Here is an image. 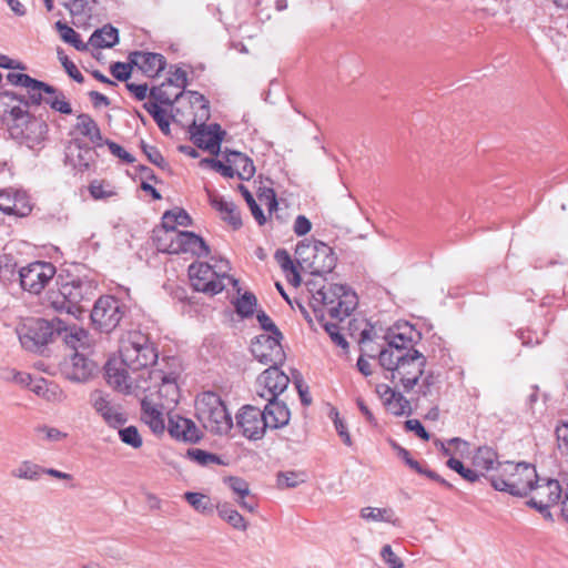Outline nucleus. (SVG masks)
Wrapping results in <instances>:
<instances>
[{
    "mask_svg": "<svg viewBox=\"0 0 568 568\" xmlns=\"http://www.w3.org/2000/svg\"><path fill=\"white\" fill-rule=\"evenodd\" d=\"M376 394L382 399L386 409L393 415L400 416L410 412L409 400L390 386L386 384L377 385Z\"/></svg>",
    "mask_w": 568,
    "mask_h": 568,
    "instance_id": "5701e85b",
    "label": "nucleus"
},
{
    "mask_svg": "<svg viewBox=\"0 0 568 568\" xmlns=\"http://www.w3.org/2000/svg\"><path fill=\"white\" fill-rule=\"evenodd\" d=\"M349 335L355 336L358 333V343L363 355L375 357L377 351L372 346L375 336L378 338L374 328L364 320H352L347 327ZM378 362L381 366L389 373L387 376L396 387H402L405 392H410L418 384L420 377L426 373L427 359L417 349L410 348L408 353H402L396 349H379Z\"/></svg>",
    "mask_w": 568,
    "mask_h": 568,
    "instance_id": "f03ea898",
    "label": "nucleus"
},
{
    "mask_svg": "<svg viewBox=\"0 0 568 568\" xmlns=\"http://www.w3.org/2000/svg\"><path fill=\"white\" fill-rule=\"evenodd\" d=\"M201 165H206L226 178L237 175L242 180L251 179L255 168L251 159L240 152H223L221 159H203Z\"/></svg>",
    "mask_w": 568,
    "mask_h": 568,
    "instance_id": "9b49d317",
    "label": "nucleus"
},
{
    "mask_svg": "<svg viewBox=\"0 0 568 568\" xmlns=\"http://www.w3.org/2000/svg\"><path fill=\"white\" fill-rule=\"evenodd\" d=\"M55 28L64 42L72 44L78 50L85 49V44L80 40L79 34L71 27L58 21L55 23Z\"/></svg>",
    "mask_w": 568,
    "mask_h": 568,
    "instance_id": "603ef678",
    "label": "nucleus"
},
{
    "mask_svg": "<svg viewBox=\"0 0 568 568\" xmlns=\"http://www.w3.org/2000/svg\"><path fill=\"white\" fill-rule=\"evenodd\" d=\"M206 192L211 205L220 214V217L235 230L241 227L242 219L234 203L210 190Z\"/></svg>",
    "mask_w": 568,
    "mask_h": 568,
    "instance_id": "393cba45",
    "label": "nucleus"
},
{
    "mask_svg": "<svg viewBox=\"0 0 568 568\" xmlns=\"http://www.w3.org/2000/svg\"><path fill=\"white\" fill-rule=\"evenodd\" d=\"M119 437L123 444L133 449H140L143 446V437L135 426L121 428Z\"/></svg>",
    "mask_w": 568,
    "mask_h": 568,
    "instance_id": "8fccbe9b",
    "label": "nucleus"
},
{
    "mask_svg": "<svg viewBox=\"0 0 568 568\" xmlns=\"http://www.w3.org/2000/svg\"><path fill=\"white\" fill-rule=\"evenodd\" d=\"M385 338L387 339L388 346L383 349H396L402 351V353H408V349L412 348L410 345L413 338L407 335V332H396L390 329Z\"/></svg>",
    "mask_w": 568,
    "mask_h": 568,
    "instance_id": "ea45409f",
    "label": "nucleus"
},
{
    "mask_svg": "<svg viewBox=\"0 0 568 568\" xmlns=\"http://www.w3.org/2000/svg\"><path fill=\"white\" fill-rule=\"evenodd\" d=\"M175 118L183 125L196 128L209 119V105L205 98L195 91H185L175 95Z\"/></svg>",
    "mask_w": 568,
    "mask_h": 568,
    "instance_id": "9d476101",
    "label": "nucleus"
},
{
    "mask_svg": "<svg viewBox=\"0 0 568 568\" xmlns=\"http://www.w3.org/2000/svg\"><path fill=\"white\" fill-rule=\"evenodd\" d=\"M184 498L186 501L199 513H211L213 505L209 496L201 493H185Z\"/></svg>",
    "mask_w": 568,
    "mask_h": 568,
    "instance_id": "3c124183",
    "label": "nucleus"
},
{
    "mask_svg": "<svg viewBox=\"0 0 568 568\" xmlns=\"http://www.w3.org/2000/svg\"><path fill=\"white\" fill-rule=\"evenodd\" d=\"M9 116L13 124L11 126V133L19 130L24 123L31 118L27 111L20 105H14L10 109Z\"/></svg>",
    "mask_w": 568,
    "mask_h": 568,
    "instance_id": "13d9d810",
    "label": "nucleus"
},
{
    "mask_svg": "<svg viewBox=\"0 0 568 568\" xmlns=\"http://www.w3.org/2000/svg\"><path fill=\"white\" fill-rule=\"evenodd\" d=\"M39 440L45 443H61L69 438V434L59 427L40 425L34 429Z\"/></svg>",
    "mask_w": 568,
    "mask_h": 568,
    "instance_id": "a19ab883",
    "label": "nucleus"
},
{
    "mask_svg": "<svg viewBox=\"0 0 568 568\" xmlns=\"http://www.w3.org/2000/svg\"><path fill=\"white\" fill-rule=\"evenodd\" d=\"M64 341L75 352L79 349H85L90 346L88 333L75 326L65 329Z\"/></svg>",
    "mask_w": 568,
    "mask_h": 568,
    "instance_id": "79ce46f5",
    "label": "nucleus"
},
{
    "mask_svg": "<svg viewBox=\"0 0 568 568\" xmlns=\"http://www.w3.org/2000/svg\"><path fill=\"white\" fill-rule=\"evenodd\" d=\"M329 286L332 287L331 292L322 291V307L325 308L331 321L322 326L331 342L341 349L339 355H347L349 346L343 333L345 328L341 326V323L357 307L358 297L355 292L343 284H329ZM324 287L322 286V290Z\"/></svg>",
    "mask_w": 568,
    "mask_h": 568,
    "instance_id": "7ed1b4c3",
    "label": "nucleus"
},
{
    "mask_svg": "<svg viewBox=\"0 0 568 568\" xmlns=\"http://www.w3.org/2000/svg\"><path fill=\"white\" fill-rule=\"evenodd\" d=\"M130 61L151 78L158 75L165 67L163 55L153 52H133L130 54Z\"/></svg>",
    "mask_w": 568,
    "mask_h": 568,
    "instance_id": "a878e982",
    "label": "nucleus"
},
{
    "mask_svg": "<svg viewBox=\"0 0 568 568\" xmlns=\"http://www.w3.org/2000/svg\"><path fill=\"white\" fill-rule=\"evenodd\" d=\"M398 456L400 458H403L405 460V463L412 468L414 469L415 471L419 473V474H425L426 476H428L429 478L434 479V480H437L439 481L442 485H445L447 487H452L450 484H448L445 479L440 478L437 474H435L434 471L432 470H425L420 464L413 459L409 455V452L406 450L405 448H399L398 449Z\"/></svg>",
    "mask_w": 568,
    "mask_h": 568,
    "instance_id": "09e8293b",
    "label": "nucleus"
},
{
    "mask_svg": "<svg viewBox=\"0 0 568 568\" xmlns=\"http://www.w3.org/2000/svg\"><path fill=\"white\" fill-rule=\"evenodd\" d=\"M153 241L158 250L163 253H191L196 256L209 254V248L204 241L192 232L155 229L153 231Z\"/></svg>",
    "mask_w": 568,
    "mask_h": 568,
    "instance_id": "1a4fd4ad",
    "label": "nucleus"
},
{
    "mask_svg": "<svg viewBox=\"0 0 568 568\" xmlns=\"http://www.w3.org/2000/svg\"><path fill=\"white\" fill-rule=\"evenodd\" d=\"M0 211L6 214L23 217L32 211L28 195L18 190L0 191Z\"/></svg>",
    "mask_w": 568,
    "mask_h": 568,
    "instance_id": "412c9836",
    "label": "nucleus"
},
{
    "mask_svg": "<svg viewBox=\"0 0 568 568\" xmlns=\"http://www.w3.org/2000/svg\"><path fill=\"white\" fill-rule=\"evenodd\" d=\"M327 406H328V418L333 422L335 430L337 432L342 442L345 445H348V446L352 445V438L348 433L347 425H346L344 418H342L339 416V413L337 412V409L335 407L331 406L329 404Z\"/></svg>",
    "mask_w": 568,
    "mask_h": 568,
    "instance_id": "de8ad7c7",
    "label": "nucleus"
},
{
    "mask_svg": "<svg viewBox=\"0 0 568 568\" xmlns=\"http://www.w3.org/2000/svg\"><path fill=\"white\" fill-rule=\"evenodd\" d=\"M234 305L241 317H252L256 307V298L253 294L245 292L235 300Z\"/></svg>",
    "mask_w": 568,
    "mask_h": 568,
    "instance_id": "a18cd8bd",
    "label": "nucleus"
},
{
    "mask_svg": "<svg viewBox=\"0 0 568 568\" xmlns=\"http://www.w3.org/2000/svg\"><path fill=\"white\" fill-rule=\"evenodd\" d=\"M306 475L297 471H285L277 476V485L280 488H294L305 483Z\"/></svg>",
    "mask_w": 568,
    "mask_h": 568,
    "instance_id": "864d4df0",
    "label": "nucleus"
},
{
    "mask_svg": "<svg viewBox=\"0 0 568 568\" xmlns=\"http://www.w3.org/2000/svg\"><path fill=\"white\" fill-rule=\"evenodd\" d=\"M413 390L417 408L438 403L440 399V384L432 372H426Z\"/></svg>",
    "mask_w": 568,
    "mask_h": 568,
    "instance_id": "aec40b11",
    "label": "nucleus"
},
{
    "mask_svg": "<svg viewBox=\"0 0 568 568\" xmlns=\"http://www.w3.org/2000/svg\"><path fill=\"white\" fill-rule=\"evenodd\" d=\"M75 129L91 141L100 138V131L97 123L87 114H81L77 119Z\"/></svg>",
    "mask_w": 568,
    "mask_h": 568,
    "instance_id": "49530a36",
    "label": "nucleus"
},
{
    "mask_svg": "<svg viewBox=\"0 0 568 568\" xmlns=\"http://www.w3.org/2000/svg\"><path fill=\"white\" fill-rule=\"evenodd\" d=\"M120 356L106 364V381L119 392L141 399V419L154 432L163 429L162 416L179 405L182 396V364L163 357L150 338L140 332L128 333L120 343Z\"/></svg>",
    "mask_w": 568,
    "mask_h": 568,
    "instance_id": "f257e3e1",
    "label": "nucleus"
},
{
    "mask_svg": "<svg viewBox=\"0 0 568 568\" xmlns=\"http://www.w3.org/2000/svg\"><path fill=\"white\" fill-rule=\"evenodd\" d=\"M225 484L237 496L236 501L242 508L248 511L254 510V506L245 500V497L250 494V488L248 484L244 479L229 477L225 479Z\"/></svg>",
    "mask_w": 568,
    "mask_h": 568,
    "instance_id": "c9c22d12",
    "label": "nucleus"
},
{
    "mask_svg": "<svg viewBox=\"0 0 568 568\" xmlns=\"http://www.w3.org/2000/svg\"><path fill=\"white\" fill-rule=\"evenodd\" d=\"M196 417L214 435H226L233 426L232 417L220 395L203 392L195 399Z\"/></svg>",
    "mask_w": 568,
    "mask_h": 568,
    "instance_id": "6e6552de",
    "label": "nucleus"
},
{
    "mask_svg": "<svg viewBox=\"0 0 568 568\" xmlns=\"http://www.w3.org/2000/svg\"><path fill=\"white\" fill-rule=\"evenodd\" d=\"M361 517L366 521H385L396 524L397 520L392 508L365 507L361 510Z\"/></svg>",
    "mask_w": 568,
    "mask_h": 568,
    "instance_id": "4c0bfd02",
    "label": "nucleus"
},
{
    "mask_svg": "<svg viewBox=\"0 0 568 568\" xmlns=\"http://www.w3.org/2000/svg\"><path fill=\"white\" fill-rule=\"evenodd\" d=\"M122 315V305L118 300L112 296H102L93 306L91 321L98 329L110 332L119 325Z\"/></svg>",
    "mask_w": 568,
    "mask_h": 568,
    "instance_id": "ddd939ff",
    "label": "nucleus"
},
{
    "mask_svg": "<svg viewBox=\"0 0 568 568\" xmlns=\"http://www.w3.org/2000/svg\"><path fill=\"white\" fill-rule=\"evenodd\" d=\"M406 428L408 430L414 432L418 437H420L424 440L429 439V434L425 430L424 426L418 419H408L406 423Z\"/></svg>",
    "mask_w": 568,
    "mask_h": 568,
    "instance_id": "69168bd1",
    "label": "nucleus"
},
{
    "mask_svg": "<svg viewBox=\"0 0 568 568\" xmlns=\"http://www.w3.org/2000/svg\"><path fill=\"white\" fill-rule=\"evenodd\" d=\"M60 369L67 379L74 383H84L95 374L97 365L77 351L61 364Z\"/></svg>",
    "mask_w": 568,
    "mask_h": 568,
    "instance_id": "6ab92c4d",
    "label": "nucleus"
},
{
    "mask_svg": "<svg viewBox=\"0 0 568 568\" xmlns=\"http://www.w3.org/2000/svg\"><path fill=\"white\" fill-rule=\"evenodd\" d=\"M42 398L49 403H61L65 399V394L57 384L50 382Z\"/></svg>",
    "mask_w": 568,
    "mask_h": 568,
    "instance_id": "680f3d73",
    "label": "nucleus"
},
{
    "mask_svg": "<svg viewBox=\"0 0 568 568\" xmlns=\"http://www.w3.org/2000/svg\"><path fill=\"white\" fill-rule=\"evenodd\" d=\"M217 514L221 519L226 521L230 526H232L234 529L240 531H245L247 528V521L245 518L236 510L234 509L230 504H219L216 506Z\"/></svg>",
    "mask_w": 568,
    "mask_h": 568,
    "instance_id": "72a5a7b5",
    "label": "nucleus"
},
{
    "mask_svg": "<svg viewBox=\"0 0 568 568\" xmlns=\"http://www.w3.org/2000/svg\"><path fill=\"white\" fill-rule=\"evenodd\" d=\"M295 386L297 388L302 404L308 406L312 403L308 385L304 383L302 379H296Z\"/></svg>",
    "mask_w": 568,
    "mask_h": 568,
    "instance_id": "774afa93",
    "label": "nucleus"
},
{
    "mask_svg": "<svg viewBox=\"0 0 568 568\" xmlns=\"http://www.w3.org/2000/svg\"><path fill=\"white\" fill-rule=\"evenodd\" d=\"M118 40V30L105 26L91 36L90 43L94 47L110 48L114 45Z\"/></svg>",
    "mask_w": 568,
    "mask_h": 568,
    "instance_id": "e433bc0d",
    "label": "nucleus"
},
{
    "mask_svg": "<svg viewBox=\"0 0 568 568\" xmlns=\"http://www.w3.org/2000/svg\"><path fill=\"white\" fill-rule=\"evenodd\" d=\"M318 247L316 243L302 242L297 245L295 254L296 262L301 272L316 277L318 270L316 267Z\"/></svg>",
    "mask_w": 568,
    "mask_h": 568,
    "instance_id": "cd10ccee",
    "label": "nucleus"
},
{
    "mask_svg": "<svg viewBox=\"0 0 568 568\" xmlns=\"http://www.w3.org/2000/svg\"><path fill=\"white\" fill-rule=\"evenodd\" d=\"M190 215L181 207H174L166 211L162 216V223L158 229L179 230V227H186L191 224Z\"/></svg>",
    "mask_w": 568,
    "mask_h": 568,
    "instance_id": "2f4dec72",
    "label": "nucleus"
},
{
    "mask_svg": "<svg viewBox=\"0 0 568 568\" xmlns=\"http://www.w3.org/2000/svg\"><path fill=\"white\" fill-rule=\"evenodd\" d=\"M176 407L178 405L162 416L163 429L161 432H154L152 428H150V430L154 435L161 436L164 434L165 429H168L170 435L176 439L185 442L197 440L200 438V430L196 425L191 419L173 414Z\"/></svg>",
    "mask_w": 568,
    "mask_h": 568,
    "instance_id": "f3484780",
    "label": "nucleus"
},
{
    "mask_svg": "<svg viewBox=\"0 0 568 568\" xmlns=\"http://www.w3.org/2000/svg\"><path fill=\"white\" fill-rule=\"evenodd\" d=\"M19 275L23 290L39 294L54 277L55 267L51 263L34 262L22 267Z\"/></svg>",
    "mask_w": 568,
    "mask_h": 568,
    "instance_id": "2eb2a0df",
    "label": "nucleus"
},
{
    "mask_svg": "<svg viewBox=\"0 0 568 568\" xmlns=\"http://www.w3.org/2000/svg\"><path fill=\"white\" fill-rule=\"evenodd\" d=\"M275 260L285 273L287 281L297 286L302 281V275L291 260L290 254L285 250H278L275 253Z\"/></svg>",
    "mask_w": 568,
    "mask_h": 568,
    "instance_id": "f704fd0d",
    "label": "nucleus"
},
{
    "mask_svg": "<svg viewBox=\"0 0 568 568\" xmlns=\"http://www.w3.org/2000/svg\"><path fill=\"white\" fill-rule=\"evenodd\" d=\"M230 265L227 261L220 260L214 263H193L189 267V277L194 290L205 294L215 295L227 284L237 286V281L227 275Z\"/></svg>",
    "mask_w": 568,
    "mask_h": 568,
    "instance_id": "423d86ee",
    "label": "nucleus"
},
{
    "mask_svg": "<svg viewBox=\"0 0 568 568\" xmlns=\"http://www.w3.org/2000/svg\"><path fill=\"white\" fill-rule=\"evenodd\" d=\"M447 466L458 473L464 479H466L469 483H475L478 480L479 476L476 470L466 468L463 463L454 457H450L447 460Z\"/></svg>",
    "mask_w": 568,
    "mask_h": 568,
    "instance_id": "6e6d98bb",
    "label": "nucleus"
},
{
    "mask_svg": "<svg viewBox=\"0 0 568 568\" xmlns=\"http://www.w3.org/2000/svg\"><path fill=\"white\" fill-rule=\"evenodd\" d=\"M47 132L48 126L43 121L30 118L24 125L12 132V135L22 138L30 148H34L45 138Z\"/></svg>",
    "mask_w": 568,
    "mask_h": 568,
    "instance_id": "c756f323",
    "label": "nucleus"
},
{
    "mask_svg": "<svg viewBox=\"0 0 568 568\" xmlns=\"http://www.w3.org/2000/svg\"><path fill=\"white\" fill-rule=\"evenodd\" d=\"M240 191L242 192L254 219L257 221L260 225L264 224L266 217L261 206H265L270 212L275 210L277 206L273 191L268 190L267 192H264L263 194L258 195L257 201L243 185H240Z\"/></svg>",
    "mask_w": 568,
    "mask_h": 568,
    "instance_id": "b1692460",
    "label": "nucleus"
},
{
    "mask_svg": "<svg viewBox=\"0 0 568 568\" xmlns=\"http://www.w3.org/2000/svg\"><path fill=\"white\" fill-rule=\"evenodd\" d=\"M288 384L290 377L280 371L277 365H271L257 376L255 393L267 400L275 399L287 388Z\"/></svg>",
    "mask_w": 568,
    "mask_h": 568,
    "instance_id": "dca6fc26",
    "label": "nucleus"
},
{
    "mask_svg": "<svg viewBox=\"0 0 568 568\" xmlns=\"http://www.w3.org/2000/svg\"><path fill=\"white\" fill-rule=\"evenodd\" d=\"M536 478L537 471L534 465L513 462L498 464L497 471L489 476L491 486L496 490L520 497L528 496Z\"/></svg>",
    "mask_w": 568,
    "mask_h": 568,
    "instance_id": "39448f33",
    "label": "nucleus"
},
{
    "mask_svg": "<svg viewBox=\"0 0 568 568\" xmlns=\"http://www.w3.org/2000/svg\"><path fill=\"white\" fill-rule=\"evenodd\" d=\"M256 320L263 333L257 335L251 344L254 357L263 364L281 365L285 359V352L281 343L282 333L265 313L257 312Z\"/></svg>",
    "mask_w": 568,
    "mask_h": 568,
    "instance_id": "0eeeda50",
    "label": "nucleus"
},
{
    "mask_svg": "<svg viewBox=\"0 0 568 568\" xmlns=\"http://www.w3.org/2000/svg\"><path fill=\"white\" fill-rule=\"evenodd\" d=\"M134 65L130 63H115L112 65V74L119 80H126L130 77L131 70Z\"/></svg>",
    "mask_w": 568,
    "mask_h": 568,
    "instance_id": "e2e57ef3",
    "label": "nucleus"
},
{
    "mask_svg": "<svg viewBox=\"0 0 568 568\" xmlns=\"http://www.w3.org/2000/svg\"><path fill=\"white\" fill-rule=\"evenodd\" d=\"M268 402L264 410H262L266 428L277 429L286 426L291 419L288 407L284 403L274 399Z\"/></svg>",
    "mask_w": 568,
    "mask_h": 568,
    "instance_id": "c85d7f7f",
    "label": "nucleus"
},
{
    "mask_svg": "<svg viewBox=\"0 0 568 568\" xmlns=\"http://www.w3.org/2000/svg\"><path fill=\"white\" fill-rule=\"evenodd\" d=\"M42 473L43 469L39 465L30 460H24L12 469L11 476L17 479L37 480L40 478Z\"/></svg>",
    "mask_w": 568,
    "mask_h": 568,
    "instance_id": "58836bf2",
    "label": "nucleus"
},
{
    "mask_svg": "<svg viewBox=\"0 0 568 568\" xmlns=\"http://www.w3.org/2000/svg\"><path fill=\"white\" fill-rule=\"evenodd\" d=\"M47 103L52 109L70 114L71 113V106L69 102L64 99L62 94H55L51 87H49L48 91H42V99L40 100V103Z\"/></svg>",
    "mask_w": 568,
    "mask_h": 568,
    "instance_id": "37998d69",
    "label": "nucleus"
},
{
    "mask_svg": "<svg viewBox=\"0 0 568 568\" xmlns=\"http://www.w3.org/2000/svg\"><path fill=\"white\" fill-rule=\"evenodd\" d=\"M381 557L388 568H404L403 560L393 551L389 545L382 548Z\"/></svg>",
    "mask_w": 568,
    "mask_h": 568,
    "instance_id": "bf43d9fd",
    "label": "nucleus"
},
{
    "mask_svg": "<svg viewBox=\"0 0 568 568\" xmlns=\"http://www.w3.org/2000/svg\"><path fill=\"white\" fill-rule=\"evenodd\" d=\"M473 464L476 468L485 471H497L498 464L496 453L488 447H479L474 455Z\"/></svg>",
    "mask_w": 568,
    "mask_h": 568,
    "instance_id": "473e14b6",
    "label": "nucleus"
},
{
    "mask_svg": "<svg viewBox=\"0 0 568 568\" xmlns=\"http://www.w3.org/2000/svg\"><path fill=\"white\" fill-rule=\"evenodd\" d=\"M97 291V283L89 277H67L58 288L48 294L49 305L78 318L84 312L83 303L89 302Z\"/></svg>",
    "mask_w": 568,
    "mask_h": 568,
    "instance_id": "20e7f679",
    "label": "nucleus"
},
{
    "mask_svg": "<svg viewBox=\"0 0 568 568\" xmlns=\"http://www.w3.org/2000/svg\"><path fill=\"white\" fill-rule=\"evenodd\" d=\"M67 160L79 170L88 169L94 161V151L90 148H82L74 143L69 145Z\"/></svg>",
    "mask_w": 568,
    "mask_h": 568,
    "instance_id": "7c9ffc66",
    "label": "nucleus"
},
{
    "mask_svg": "<svg viewBox=\"0 0 568 568\" xmlns=\"http://www.w3.org/2000/svg\"><path fill=\"white\" fill-rule=\"evenodd\" d=\"M322 255L324 260L322 261V275L324 273L332 274L337 263V255L334 248L328 244L322 241Z\"/></svg>",
    "mask_w": 568,
    "mask_h": 568,
    "instance_id": "5fc2aeb1",
    "label": "nucleus"
},
{
    "mask_svg": "<svg viewBox=\"0 0 568 568\" xmlns=\"http://www.w3.org/2000/svg\"><path fill=\"white\" fill-rule=\"evenodd\" d=\"M191 129V138L199 148L212 154L219 153L224 132L221 131L217 124L204 125L199 123L196 128Z\"/></svg>",
    "mask_w": 568,
    "mask_h": 568,
    "instance_id": "4be33fe9",
    "label": "nucleus"
},
{
    "mask_svg": "<svg viewBox=\"0 0 568 568\" xmlns=\"http://www.w3.org/2000/svg\"><path fill=\"white\" fill-rule=\"evenodd\" d=\"M144 108L153 116L162 132L168 133L170 123L165 112L156 103H145Z\"/></svg>",
    "mask_w": 568,
    "mask_h": 568,
    "instance_id": "4d7b16f0",
    "label": "nucleus"
},
{
    "mask_svg": "<svg viewBox=\"0 0 568 568\" xmlns=\"http://www.w3.org/2000/svg\"><path fill=\"white\" fill-rule=\"evenodd\" d=\"M439 445H440V449H442L443 454L446 456L452 455L450 446H454V448L456 450L467 449V447H468V444L465 440L457 438V437L448 440V443H447L448 446H446L444 443H439Z\"/></svg>",
    "mask_w": 568,
    "mask_h": 568,
    "instance_id": "0e129e2a",
    "label": "nucleus"
},
{
    "mask_svg": "<svg viewBox=\"0 0 568 568\" xmlns=\"http://www.w3.org/2000/svg\"><path fill=\"white\" fill-rule=\"evenodd\" d=\"M0 68L20 71L26 70V65L21 61L11 59L2 53H0Z\"/></svg>",
    "mask_w": 568,
    "mask_h": 568,
    "instance_id": "338daca9",
    "label": "nucleus"
},
{
    "mask_svg": "<svg viewBox=\"0 0 568 568\" xmlns=\"http://www.w3.org/2000/svg\"><path fill=\"white\" fill-rule=\"evenodd\" d=\"M528 495L530 498L527 505L535 508L545 518H550L551 514L549 508L559 501L562 495V488L558 480L540 478L537 475L536 481L531 485Z\"/></svg>",
    "mask_w": 568,
    "mask_h": 568,
    "instance_id": "f8f14e48",
    "label": "nucleus"
},
{
    "mask_svg": "<svg viewBox=\"0 0 568 568\" xmlns=\"http://www.w3.org/2000/svg\"><path fill=\"white\" fill-rule=\"evenodd\" d=\"M189 456L191 459H193L197 464L204 465V466L219 463V457L216 455L206 453L202 449L189 450Z\"/></svg>",
    "mask_w": 568,
    "mask_h": 568,
    "instance_id": "052dcab7",
    "label": "nucleus"
},
{
    "mask_svg": "<svg viewBox=\"0 0 568 568\" xmlns=\"http://www.w3.org/2000/svg\"><path fill=\"white\" fill-rule=\"evenodd\" d=\"M236 426L242 435L250 440L261 439L266 430L262 410L251 405L244 406L239 410Z\"/></svg>",
    "mask_w": 568,
    "mask_h": 568,
    "instance_id": "a211bd4d",
    "label": "nucleus"
},
{
    "mask_svg": "<svg viewBox=\"0 0 568 568\" xmlns=\"http://www.w3.org/2000/svg\"><path fill=\"white\" fill-rule=\"evenodd\" d=\"M7 81L11 85L22 87L27 89L30 94V99L33 103L39 104L42 99V91H48L49 85L43 82H40L36 79L30 78L28 74L22 72L11 71L7 74Z\"/></svg>",
    "mask_w": 568,
    "mask_h": 568,
    "instance_id": "bb28decb",
    "label": "nucleus"
},
{
    "mask_svg": "<svg viewBox=\"0 0 568 568\" xmlns=\"http://www.w3.org/2000/svg\"><path fill=\"white\" fill-rule=\"evenodd\" d=\"M89 191L95 200H108L118 194L116 187L112 183L102 180H94L90 184Z\"/></svg>",
    "mask_w": 568,
    "mask_h": 568,
    "instance_id": "c03bdc74",
    "label": "nucleus"
},
{
    "mask_svg": "<svg viewBox=\"0 0 568 568\" xmlns=\"http://www.w3.org/2000/svg\"><path fill=\"white\" fill-rule=\"evenodd\" d=\"M89 404L94 414L110 427L115 428L126 422L122 408L112 400L108 393L101 389H94L90 393Z\"/></svg>",
    "mask_w": 568,
    "mask_h": 568,
    "instance_id": "4468645a",
    "label": "nucleus"
}]
</instances>
